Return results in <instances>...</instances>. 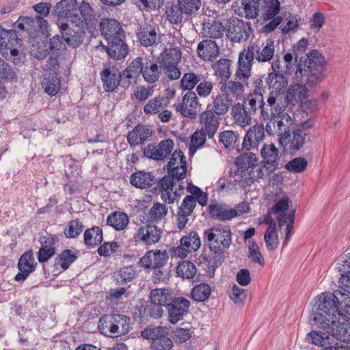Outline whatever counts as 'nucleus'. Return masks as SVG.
<instances>
[{"instance_id":"nucleus-1","label":"nucleus","mask_w":350,"mask_h":350,"mask_svg":"<svg viewBox=\"0 0 350 350\" xmlns=\"http://www.w3.org/2000/svg\"><path fill=\"white\" fill-rule=\"evenodd\" d=\"M348 295L341 291L333 293H322L315 302L310 315L311 321L319 327L327 326L331 320L340 318L341 312L339 307L346 302Z\"/></svg>"},{"instance_id":"nucleus-2","label":"nucleus","mask_w":350,"mask_h":350,"mask_svg":"<svg viewBox=\"0 0 350 350\" xmlns=\"http://www.w3.org/2000/svg\"><path fill=\"white\" fill-rule=\"evenodd\" d=\"M326 62L324 57L317 50H312L307 54L304 62L300 60L295 72L297 80L302 79L309 86H314L320 83L325 78Z\"/></svg>"},{"instance_id":"nucleus-3","label":"nucleus","mask_w":350,"mask_h":350,"mask_svg":"<svg viewBox=\"0 0 350 350\" xmlns=\"http://www.w3.org/2000/svg\"><path fill=\"white\" fill-rule=\"evenodd\" d=\"M274 53L273 40L269 39L262 42L258 40L239 53L238 63L252 71L254 60L258 63L269 62L273 57Z\"/></svg>"},{"instance_id":"nucleus-4","label":"nucleus","mask_w":350,"mask_h":350,"mask_svg":"<svg viewBox=\"0 0 350 350\" xmlns=\"http://www.w3.org/2000/svg\"><path fill=\"white\" fill-rule=\"evenodd\" d=\"M204 241L212 252L221 254L232 243L231 230L228 226L215 225L204 230Z\"/></svg>"},{"instance_id":"nucleus-5","label":"nucleus","mask_w":350,"mask_h":350,"mask_svg":"<svg viewBox=\"0 0 350 350\" xmlns=\"http://www.w3.org/2000/svg\"><path fill=\"white\" fill-rule=\"evenodd\" d=\"M235 80L225 82L221 88L228 96L241 98L246 86L249 85L248 80L251 77V71L237 62V68L234 74Z\"/></svg>"},{"instance_id":"nucleus-6","label":"nucleus","mask_w":350,"mask_h":350,"mask_svg":"<svg viewBox=\"0 0 350 350\" xmlns=\"http://www.w3.org/2000/svg\"><path fill=\"white\" fill-rule=\"evenodd\" d=\"M226 36L233 43L247 41L252 35L251 24L237 17L228 18L225 25Z\"/></svg>"},{"instance_id":"nucleus-7","label":"nucleus","mask_w":350,"mask_h":350,"mask_svg":"<svg viewBox=\"0 0 350 350\" xmlns=\"http://www.w3.org/2000/svg\"><path fill=\"white\" fill-rule=\"evenodd\" d=\"M18 44L16 31L12 29L6 30L0 26L1 54L16 65H20L23 62L22 57L18 55V51L15 48Z\"/></svg>"},{"instance_id":"nucleus-8","label":"nucleus","mask_w":350,"mask_h":350,"mask_svg":"<svg viewBox=\"0 0 350 350\" xmlns=\"http://www.w3.org/2000/svg\"><path fill=\"white\" fill-rule=\"evenodd\" d=\"M182 57V53L179 47L165 48L160 54V64L164 74L170 80H176L180 78L181 73L178 68V64Z\"/></svg>"},{"instance_id":"nucleus-9","label":"nucleus","mask_w":350,"mask_h":350,"mask_svg":"<svg viewBox=\"0 0 350 350\" xmlns=\"http://www.w3.org/2000/svg\"><path fill=\"white\" fill-rule=\"evenodd\" d=\"M277 96L275 93H269L267 103L264 102V99L262 100V104L260 111V118L263 120L271 121L274 120L278 115L284 111L286 108L285 102H284L281 98H278Z\"/></svg>"},{"instance_id":"nucleus-10","label":"nucleus","mask_w":350,"mask_h":350,"mask_svg":"<svg viewBox=\"0 0 350 350\" xmlns=\"http://www.w3.org/2000/svg\"><path fill=\"white\" fill-rule=\"evenodd\" d=\"M174 146L170 139L161 140L158 144H150L144 147V155L154 161H164L170 155Z\"/></svg>"},{"instance_id":"nucleus-11","label":"nucleus","mask_w":350,"mask_h":350,"mask_svg":"<svg viewBox=\"0 0 350 350\" xmlns=\"http://www.w3.org/2000/svg\"><path fill=\"white\" fill-rule=\"evenodd\" d=\"M308 89L305 85L294 84L291 85L286 93L285 98L291 104H300L306 109L311 111L317 109V102L307 99Z\"/></svg>"},{"instance_id":"nucleus-12","label":"nucleus","mask_w":350,"mask_h":350,"mask_svg":"<svg viewBox=\"0 0 350 350\" xmlns=\"http://www.w3.org/2000/svg\"><path fill=\"white\" fill-rule=\"evenodd\" d=\"M163 232L158 226L152 224H144L137 228L133 239L144 245L150 246L158 243Z\"/></svg>"},{"instance_id":"nucleus-13","label":"nucleus","mask_w":350,"mask_h":350,"mask_svg":"<svg viewBox=\"0 0 350 350\" xmlns=\"http://www.w3.org/2000/svg\"><path fill=\"white\" fill-rule=\"evenodd\" d=\"M160 29L158 25L146 22L139 24L136 35L139 44L144 47L153 46L159 38Z\"/></svg>"},{"instance_id":"nucleus-14","label":"nucleus","mask_w":350,"mask_h":350,"mask_svg":"<svg viewBox=\"0 0 350 350\" xmlns=\"http://www.w3.org/2000/svg\"><path fill=\"white\" fill-rule=\"evenodd\" d=\"M190 302L185 297H174L167 306L168 321L175 324L189 312Z\"/></svg>"},{"instance_id":"nucleus-15","label":"nucleus","mask_w":350,"mask_h":350,"mask_svg":"<svg viewBox=\"0 0 350 350\" xmlns=\"http://www.w3.org/2000/svg\"><path fill=\"white\" fill-rule=\"evenodd\" d=\"M187 165L186 158L180 150H176L171 155L167 163L168 174L173 175L178 182L186 176Z\"/></svg>"},{"instance_id":"nucleus-16","label":"nucleus","mask_w":350,"mask_h":350,"mask_svg":"<svg viewBox=\"0 0 350 350\" xmlns=\"http://www.w3.org/2000/svg\"><path fill=\"white\" fill-rule=\"evenodd\" d=\"M176 110L183 116L190 118L196 117L199 108L198 97L193 91H188L183 97L182 101L174 104Z\"/></svg>"},{"instance_id":"nucleus-17","label":"nucleus","mask_w":350,"mask_h":350,"mask_svg":"<svg viewBox=\"0 0 350 350\" xmlns=\"http://www.w3.org/2000/svg\"><path fill=\"white\" fill-rule=\"evenodd\" d=\"M265 127L263 124H255L247 130L243 138L242 147L246 150L258 149L265 139Z\"/></svg>"},{"instance_id":"nucleus-18","label":"nucleus","mask_w":350,"mask_h":350,"mask_svg":"<svg viewBox=\"0 0 350 350\" xmlns=\"http://www.w3.org/2000/svg\"><path fill=\"white\" fill-rule=\"evenodd\" d=\"M168 258L166 251L149 250L141 258L139 264L146 269H157L165 265Z\"/></svg>"},{"instance_id":"nucleus-19","label":"nucleus","mask_w":350,"mask_h":350,"mask_svg":"<svg viewBox=\"0 0 350 350\" xmlns=\"http://www.w3.org/2000/svg\"><path fill=\"white\" fill-rule=\"evenodd\" d=\"M37 262L33 256V250H30L25 252L20 258L18 262L19 272L15 275V280L17 282H23L34 271Z\"/></svg>"},{"instance_id":"nucleus-20","label":"nucleus","mask_w":350,"mask_h":350,"mask_svg":"<svg viewBox=\"0 0 350 350\" xmlns=\"http://www.w3.org/2000/svg\"><path fill=\"white\" fill-rule=\"evenodd\" d=\"M201 245L200 238L196 232H191L180 239V245L174 250V254L185 258L189 252L198 250Z\"/></svg>"},{"instance_id":"nucleus-21","label":"nucleus","mask_w":350,"mask_h":350,"mask_svg":"<svg viewBox=\"0 0 350 350\" xmlns=\"http://www.w3.org/2000/svg\"><path fill=\"white\" fill-rule=\"evenodd\" d=\"M150 298L152 304L157 307L154 315L160 317L163 312L161 307H167L174 297L172 291L168 288H155L151 291Z\"/></svg>"},{"instance_id":"nucleus-22","label":"nucleus","mask_w":350,"mask_h":350,"mask_svg":"<svg viewBox=\"0 0 350 350\" xmlns=\"http://www.w3.org/2000/svg\"><path fill=\"white\" fill-rule=\"evenodd\" d=\"M260 154L263 159L264 166L269 172H273L278 167L280 154L278 149L273 144H264L260 150Z\"/></svg>"},{"instance_id":"nucleus-23","label":"nucleus","mask_w":350,"mask_h":350,"mask_svg":"<svg viewBox=\"0 0 350 350\" xmlns=\"http://www.w3.org/2000/svg\"><path fill=\"white\" fill-rule=\"evenodd\" d=\"M199 121L202 126L200 130L207 134L208 138H213L219 126V119L213 111L211 110L203 111L199 116Z\"/></svg>"},{"instance_id":"nucleus-24","label":"nucleus","mask_w":350,"mask_h":350,"mask_svg":"<svg viewBox=\"0 0 350 350\" xmlns=\"http://www.w3.org/2000/svg\"><path fill=\"white\" fill-rule=\"evenodd\" d=\"M280 119L277 120V129L276 133L279 137V142L283 146L287 142V139L291 137V132L292 131L294 119L287 113L282 112L281 114L278 115Z\"/></svg>"},{"instance_id":"nucleus-25","label":"nucleus","mask_w":350,"mask_h":350,"mask_svg":"<svg viewBox=\"0 0 350 350\" xmlns=\"http://www.w3.org/2000/svg\"><path fill=\"white\" fill-rule=\"evenodd\" d=\"M144 58L138 57L133 59L121 74L122 77V85L129 86L133 82H136L137 79L142 75Z\"/></svg>"},{"instance_id":"nucleus-26","label":"nucleus","mask_w":350,"mask_h":350,"mask_svg":"<svg viewBox=\"0 0 350 350\" xmlns=\"http://www.w3.org/2000/svg\"><path fill=\"white\" fill-rule=\"evenodd\" d=\"M153 134L149 126L137 124L130 131L126 136L127 141L131 146L144 144Z\"/></svg>"},{"instance_id":"nucleus-27","label":"nucleus","mask_w":350,"mask_h":350,"mask_svg":"<svg viewBox=\"0 0 350 350\" xmlns=\"http://www.w3.org/2000/svg\"><path fill=\"white\" fill-rule=\"evenodd\" d=\"M100 29L102 35L107 42L122 36V27L115 19H103L100 23Z\"/></svg>"},{"instance_id":"nucleus-28","label":"nucleus","mask_w":350,"mask_h":350,"mask_svg":"<svg viewBox=\"0 0 350 350\" xmlns=\"http://www.w3.org/2000/svg\"><path fill=\"white\" fill-rule=\"evenodd\" d=\"M208 213L212 218L221 221H228L239 215L236 209L221 203L211 204L208 206Z\"/></svg>"},{"instance_id":"nucleus-29","label":"nucleus","mask_w":350,"mask_h":350,"mask_svg":"<svg viewBox=\"0 0 350 350\" xmlns=\"http://www.w3.org/2000/svg\"><path fill=\"white\" fill-rule=\"evenodd\" d=\"M198 56L204 61H213L219 55V47L215 41L203 40L197 47Z\"/></svg>"},{"instance_id":"nucleus-30","label":"nucleus","mask_w":350,"mask_h":350,"mask_svg":"<svg viewBox=\"0 0 350 350\" xmlns=\"http://www.w3.org/2000/svg\"><path fill=\"white\" fill-rule=\"evenodd\" d=\"M161 65L159 66L156 62L144 59L142 76L144 81L149 84L159 81L161 75Z\"/></svg>"},{"instance_id":"nucleus-31","label":"nucleus","mask_w":350,"mask_h":350,"mask_svg":"<svg viewBox=\"0 0 350 350\" xmlns=\"http://www.w3.org/2000/svg\"><path fill=\"white\" fill-rule=\"evenodd\" d=\"M237 169V175L239 176L238 179H241L243 175L246 172H250L252 169H255V165L257 163V157L253 152H246L241 154L237 157L236 162Z\"/></svg>"},{"instance_id":"nucleus-32","label":"nucleus","mask_w":350,"mask_h":350,"mask_svg":"<svg viewBox=\"0 0 350 350\" xmlns=\"http://www.w3.org/2000/svg\"><path fill=\"white\" fill-rule=\"evenodd\" d=\"M104 89L107 92L113 91L122 82V74L117 69H105L101 72Z\"/></svg>"},{"instance_id":"nucleus-33","label":"nucleus","mask_w":350,"mask_h":350,"mask_svg":"<svg viewBox=\"0 0 350 350\" xmlns=\"http://www.w3.org/2000/svg\"><path fill=\"white\" fill-rule=\"evenodd\" d=\"M226 33L225 25L219 21L208 19L202 24V31L205 37L210 38H220Z\"/></svg>"},{"instance_id":"nucleus-34","label":"nucleus","mask_w":350,"mask_h":350,"mask_svg":"<svg viewBox=\"0 0 350 350\" xmlns=\"http://www.w3.org/2000/svg\"><path fill=\"white\" fill-rule=\"evenodd\" d=\"M107 44L108 45L105 46V49L110 57L115 59H122L128 54L127 46L123 42L122 37L109 41Z\"/></svg>"},{"instance_id":"nucleus-35","label":"nucleus","mask_w":350,"mask_h":350,"mask_svg":"<svg viewBox=\"0 0 350 350\" xmlns=\"http://www.w3.org/2000/svg\"><path fill=\"white\" fill-rule=\"evenodd\" d=\"M231 113L234 123L237 125L244 128L252 124V114L240 103L232 106Z\"/></svg>"},{"instance_id":"nucleus-36","label":"nucleus","mask_w":350,"mask_h":350,"mask_svg":"<svg viewBox=\"0 0 350 350\" xmlns=\"http://www.w3.org/2000/svg\"><path fill=\"white\" fill-rule=\"evenodd\" d=\"M42 87L49 95H55L61 88V80L59 75L55 71L46 73L42 82Z\"/></svg>"},{"instance_id":"nucleus-37","label":"nucleus","mask_w":350,"mask_h":350,"mask_svg":"<svg viewBox=\"0 0 350 350\" xmlns=\"http://www.w3.org/2000/svg\"><path fill=\"white\" fill-rule=\"evenodd\" d=\"M130 182L131 185L137 188H148L154 184V176L151 172L138 171L132 174Z\"/></svg>"},{"instance_id":"nucleus-38","label":"nucleus","mask_w":350,"mask_h":350,"mask_svg":"<svg viewBox=\"0 0 350 350\" xmlns=\"http://www.w3.org/2000/svg\"><path fill=\"white\" fill-rule=\"evenodd\" d=\"M269 88L272 89L270 93L277 94L278 98L282 100L283 95L281 91L287 85L288 81L284 75L280 74H269L266 79Z\"/></svg>"},{"instance_id":"nucleus-39","label":"nucleus","mask_w":350,"mask_h":350,"mask_svg":"<svg viewBox=\"0 0 350 350\" xmlns=\"http://www.w3.org/2000/svg\"><path fill=\"white\" fill-rule=\"evenodd\" d=\"M168 104V98L163 96H157L144 106L143 110L146 115H153L159 113Z\"/></svg>"},{"instance_id":"nucleus-40","label":"nucleus","mask_w":350,"mask_h":350,"mask_svg":"<svg viewBox=\"0 0 350 350\" xmlns=\"http://www.w3.org/2000/svg\"><path fill=\"white\" fill-rule=\"evenodd\" d=\"M263 95L258 90H254L244 98L242 105L245 107L252 115L255 114L258 110H260L262 104Z\"/></svg>"},{"instance_id":"nucleus-41","label":"nucleus","mask_w":350,"mask_h":350,"mask_svg":"<svg viewBox=\"0 0 350 350\" xmlns=\"http://www.w3.org/2000/svg\"><path fill=\"white\" fill-rule=\"evenodd\" d=\"M290 202L291 200L288 197L283 198L279 200L271 209V212L276 216L280 228H282L286 222L284 218L288 215L286 211Z\"/></svg>"},{"instance_id":"nucleus-42","label":"nucleus","mask_w":350,"mask_h":350,"mask_svg":"<svg viewBox=\"0 0 350 350\" xmlns=\"http://www.w3.org/2000/svg\"><path fill=\"white\" fill-rule=\"evenodd\" d=\"M167 330L165 327L150 325L141 332L143 338L152 340V346L154 348L155 342L160 341L163 338L170 339L165 336Z\"/></svg>"},{"instance_id":"nucleus-43","label":"nucleus","mask_w":350,"mask_h":350,"mask_svg":"<svg viewBox=\"0 0 350 350\" xmlns=\"http://www.w3.org/2000/svg\"><path fill=\"white\" fill-rule=\"evenodd\" d=\"M213 107L211 111L216 115L226 114L230 107L232 105V100L225 93L222 94H217L215 97L213 98Z\"/></svg>"},{"instance_id":"nucleus-44","label":"nucleus","mask_w":350,"mask_h":350,"mask_svg":"<svg viewBox=\"0 0 350 350\" xmlns=\"http://www.w3.org/2000/svg\"><path fill=\"white\" fill-rule=\"evenodd\" d=\"M307 133L302 129H297L291 132V137L283 146L289 144L291 151L295 152L299 150L305 144V139Z\"/></svg>"},{"instance_id":"nucleus-45","label":"nucleus","mask_w":350,"mask_h":350,"mask_svg":"<svg viewBox=\"0 0 350 350\" xmlns=\"http://www.w3.org/2000/svg\"><path fill=\"white\" fill-rule=\"evenodd\" d=\"M129 221V217L126 213L115 211L108 215L107 224L115 230L120 231L126 228Z\"/></svg>"},{"instance_id":"nucleus-46","label":"nucleus","mask_w":350,"mask_h":350,"mask_svg":"<svg viewBox=\"0 0 350 350\" xmlns=\"http://www.w3.org/2000/svg\"><path fill=\"white\" fill-rule=\"evenodd\" d=\"M349 317H347L345 315L341 314H340V318H336V319L331 320L329 323H327V326L326 327H321L323 329L326 330V332L330 334L333 337L340 340V336L338 334L342 333L345 327V322Z\"/></svg>"},{"instance_id":"nucleus-47","label":"nucleus","mask_w":350,"mask_h":350,"mask_svg":"<svg viewBox=\"0 0 350 350\" xmlns=\"http://www.w3.org/2000/svg\"><path fill=\"white\" fill-rule=\"evenodd\" d=\"M184 14L185 12L178 4L170 3L166 5L165 15L170 23L180 24L183 21Z\"/></svg>"},{"instance_id":"nucleus-48","label":"nucleus","mask_w":350,"mask_h":350,"mask_svg":"<svg viewBox=\"0 0 350 350\" xmlns=\"http://www.w3.org/2000/svg\"><path fill=\"white\" fill-rule=\"evenodd\" d=\"M77 258L76 252L70 250H65L55 259L54 266L57 268L59 266L64 271L66 270Z\"/></svg>"},{"instance_id":"nucleus-49","label":"nucleus","mask_w":350,"mask_h":350,"mask_svg":"<svg viewBox=\"0 0 350 350\" xmlns=\"http://www.w3.org/2000/svg\"><path fill=\"white\" fill-rule=\"evenodd\" d=\"M83 236L84 243L87 246H96L101 243L103 239V230L98 226L86 230Z\"/></svg>"},{"instance_id":"nucleus-50","label":"nucleus","mask_w":350,"mask_h":350,"mask_svg":"<svg viewBox=\"0 0 350 350\" xmlns=\"http://www.w3.org/2000/svg\"><path fill=\"white\" fill-rule=\"evenodd\" d=\"M77 0H62L55 6V12L61 18H68L72 15V12L76 10Z\"/></svg>"},{"instance_id":"nucleus-51","label":"nucleus","mask_w":350,"mask_h":350,"mask_svg":"<svg viewBox=\"0 0 350 350\" xmlns=\"http://www.w3.org/2000/svg\"><path fill=\"white\" fill-rule=\"evenodd\" d=\"M231 61L228 59H220L213 65L215 75L223 80H228L231 74Z\"/></svg>"},{"instance_id":"nucleus-52","label":"nucleus","mask_w":350,"mask_h":350,"mask_svg":"<svg viewBox=\"0 0 350 350\" xmlns=\"http://www.w3.org/2000/svg\"><path fill=\"white\" fill-rule=\"evenodd\" d=\"M122 319H125L120 317L119 314L105 315L99 319L98 329L100 333L107 336L111 323L114 322H122Z\"/></svg>"},{"instance_id":"nucleus-53","label":"nucleus","mask_w":350,"mask_h":350,"mask_svg":"<svg viewBox=\"0 0 350 350\" xmlns=\"http://www.w3.org/2000/svg\"><path fill=\"white\" fill-rule=\"evenodd\" d=\"M245 17L247 18H256L260 12L261 1L243 0V2Z\"/></svg>"},{"instance_id":"nucleus-54","label":"nucleus","mask_w":350,"mask_h":350,"mask_svg":"<svg viewBox=\"0 0 350 350\" xmlns=\"http://www.w3.org/2000/svg\"><path fill=\"white\" fill-rule=\"evenodd\" d=\"M136 277V271L132 266L120 269L114 275L115 280L120 284L132 281Z\"/></svg>"},{"instance_id":"nucleus-55","label":"nucleus","mask_w":350,"mask_h":350,"mask_svg":"<svg viewBox=\"0 0 350 350\" xmlns=\"http://www.w3.org/2000/svg\"><path fill=\"white\" fill-rule=\"evenodd\" d=\"M265 171L267 172V173H270L268 170H266V167L264 166L263 162H261L260 165H258L256 163L255 165V169H252V170H250L249 172H246V174L245 175H243L241 179H235V180H243L245 183H248L249 182L253 180L262 178L265 174Z\"/></svg>"},{"instance_id":"nucleus-56","label":"nucleus","mask_w":350,"mask_h":350,"mask_svg":"<svg viewBox=\"0 0 350 350\" xmlns=\"http://www.w3.org/2000/svg\"><path fill=\"white\" fill-rule=\"evenodd\" d=\"M211 289L208 284L201 283L192 289V298L198 302L206 300L211 295Z\"/></svg>"},{"instance_id":"nucleus-57","label":"nucleus","mask_w":350,"mask_h":350,"mask_svg":"<svg viewBox=\"0 0 350 350\" xmlns=\"http://www.w3.org/2000/svg\"><path fill=\"white\" fill-rule=\"evenodd\" d=\"M167 213V208L165 205L159 202L154 203L148 213V218L153 221H158L162 219Z\"/></svg>"},{"instance_id":"nucleus-58","label":"nucleus","mask_w":350,"mask_h":350,"mask_svg":"<svg viewBox=\"0 0 350 350\" xmlns=\"http://www.w3.org/2000/svg\"><path fill=\"white\" fill-rule=\"evenodd\" d=\"M207 134L201 130H197L191 136L189 145V154H193L198 148L202 147L206 142Z\"/></svg>"},{"instance_id":"nucleus-59","label":"nucleus","mask_w":350,"mask_h":350,"mask_svg":"<svg viewBox=\"0 0 350 350\" xmlns=\"http://www.w3.org/2000/svg\"><path fill=\"white\" fill-rule=\"evenodd\" d=\"M177 273L178 275L190 279L193 278L196 273L195 265L190 261H183L177 267Z\"/></svg>"},{"instance_id":"nucleus-60","label":"nucleus","mask_w":350,"mask_h":350,"mask_svg":"<svg viewBox=\"0 0 350 350\" xmlns=\"http://www.w3.org/2000/svg\"><path fill=\"white\" fill-rule=\"evenodd\" d=\"M200 81L199 75L193 72L185 73L180 80L181 88L184 90L191 91Z\"/></svg>"},{"instance_id":"nucleus-61","label":"nucleus","mask_w":350,"mask_h":350,"mask_svg":"<svg viewBox=\"0 0 350 350\" xmlns=\"http://www.w3.org/2000/svg\"><path fill=\"white\" fill-rule=\"evenodd\" d=\"M83 228V224L79 219L72 220L65 229V235L67 238H76L81 233Z\"/></svg>"},{"instance_id":"nucleus-62","label":"nucleus","mask_w":350,"mask_h":350,"mask_svg":"<svg viewBox=\"0 0 350 350\" xmlns=\"http://www.w3.org/2000/svg\"><path fill=\"white\" fill-rule=\"evenodd\" d=\"M308 165V161L305 158L296 157L288 161L285 165V168L294 173H300L304 172Z\"/></svg>"},{"instance_id":"nucleus-63","label":"nucleus","mask_w":350,"mask_h":350,"mask_svg":"<svg viewBox=\"0 0 350 350\" xmlns=\"http://www.w3.org/2000/svg\"><path fill=\"white\" fill-rule=\"evenodd\" d=\"M178 4L186 15L196 13L201 6V0H178Z\"/></svg>"},{"instance_id":"nucleus-64","label":"nucleus","mask_w":350,"mask_h":350,"mask_svg":"<svg viewBox=\"0 0 350 350\" xmlns=\"http://www.w3.org/2000/svg\"><path fill=\"white\" fill-rule=\"evenodd\" d=\"M337 269L340 274V281L344 275H350V253L341 255L337 262Z\"/></svg>"}]
</instances>
